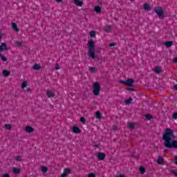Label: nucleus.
I'll use <instances>...</instances> for the list:
<instances>
[{
  "label": "nucleus",
  "instance_id": "obj_34",
  "mask_svg": "<svg viewBox=\"0 0 177 177\" xmlns=\"http://www.w3.org/2000/svg\"><path fill=\"white\" fill-rule=\"evenodd\" d=\"M129 127L130 128V129H133L135 128V124L133 123H129Z\"/></svg>",
  "mask_w": 177,
  "mask_h": 177
},
{
  "label": "nucleus",
  "instance_id": "obj_21",
  "mask_svg": "<svg viewBox=\"0 0 177 177\" xmlns=\"http://www.w3.org/2000/svg\"><path fill=\"white\" fill-rule=\"evenodd\" d=\"M158 164H162L164 162V158H162L161 156H159L157 160Z\"/></svg>",
  "mask_w": 177,
  "mask_h": 177
},
{
  "label": "nucleus",
  "instance_id": "obj_38",
  "mask_svg": "<svg viewBox=\"0 0 177 177\" xmlns=\"http://www.w3.org/2000/svg\"><path fill=\"white\" fill-rule=\"evenodd\" d=\"M88 177H96V175L93 173H90L88 176Z\"/></svg>",
  "mask_w": 177,
  "mask_h": 177
},
{
  "label": "nucleus",
  "instance_id": "obj_18",
  "mask_svg": "<svg viewBox=\"0 0 177 177\" xmlns=\"http://www.w3.org/2000/svg\"><path fill=\"white\" fill-rule=\"evenodd\" d=\"M95 117H96V118H97V120H101L102 119V113H100V111H97L95 113Z\"/></svg>",
  "mask_w": 177,
  "mask_h": 177
},
{
  "label": "nucleus",
  "instance_id": "obj_13",
  "mask_svg": "<svg viewBox=\"0 0 177 177\" xmlns=\"http://www.w3.org/2000/svg\"><path fill=\"white\" fill-rule=\"evenodd\" d=\"M12 172L15 175H19V174H20L21 172V171L20 170V169H17V167H13Z\"/></svg>",
  "mask_w": 177,
  "mask_h": 177
},
{
  "label": "nucleus",
  "instance_id": "obj_29",
  "mask_svg": "<svg viewBox=\"0 0 177 177\" xmlns=\"http://www.w3.org/2000/svg\"><path fill=\"white\" fill-rule=\"evenodd\" d=\"M5 128L8 131H10V129H12V125H10V124H6Z\"/></svg>",
  "mask_w": 177,
  "mask_h": 177
},
{
  "label": "nucleus",
  "instance_id": "obj_16",
  "mask_svg": "<svg viewBox=\"0 0 177 177\" xmlns=\"http://www.w3.org/2000/svg\"><path fill=\"white\" fill-rule=\"evenodd\" d=\"M3 75L4 77H9V75H10V72L8 70H3Z\"/></svg>",
  "mask_w": 177,
  "mask_h": 177
},
{
  "label": "nucleus",
  "instance_id": "obj_12",
  "mask_svg": "<svg viewBox=\"0 0 177 177\" xmlns=\"http://www.w3.org/2000/svg\"><path fill=\"white\" fill-rule=\"evenodd\" d=\"M74 3L77 6L82 7L84 5V2L81 1L80 0H74Z\"/></svg>",
  "mask_w": 177,
  "mask_h": 177
},
{
  "label": "nucleus",
  "instance_id": "obj_22",
  "mask_svg": "<svg viewBox=\"0 0 177 177\" xmlns=\"http://www.w3.org/2000/svg\"><path fill=\"white\" fill-rule=\"evenodd\" d=\"M41 170L42 171V172L44 174H46V172H48V167H46L45 166H41Z\"/></svg>",
  "mask_w": 177,
  "mask_h": 177
},
{
  "label": "nucleus",
  "instance_id": "obj_33",
  "mask_svg": "<svg viewBox=\"0 0 177 177\" xmlns=\"http://www.w3.org/2000/svg\"><path fill=\"white\" fill-rule=\"evenodd\" d=\"M80 121H81V122H82L84 125H85V122H86V121L85 120V118H84V117L80 118Z\"/></svg>",
  "mask_w": 177,
  "mask_h": 177
},
{
  "label": "nucleus",
  "instance_id": "obj_47",
  "mask_svg": "<svg viewBox=\"0 0 177 177\" xmlns=\"http://www.w3.org/2000/svg\"><path fill=\"white\" fill-rule=\"evenodd\" d=\"M63 0H56V2H62Z\"/></svg>",
  "mask_w": 177,
  "mask_h": 177
},
{
  "label": "nucleus",
  "instance_id": "obj_1",
  "mask_svg": "<svg viewBox=\"0 0 177 177\" xmlns=\"http://www.w3.org/2000/svg\"><path fill=\"white\" fill-rule=\"evenodd\" d=\"M176 138L174 130L166 129L162 135V140L165 142V147L167 149H177V140H172V138Z\"/></svg>",
  "mask_w": 177,
  "mask_h": 177
},
{
  "label": "nucleus",
  "instance_id": "obj_10",
  "mask_svg": "<svg viewBox=\"0 0 177 177\" xmlns=\"http://www.w3.org/2000/svg\"><path fill=\"white\" fill-rule=\"evenodd\" d=\"M3 48L5 50H8V46H6V43H1V45H0V52L3 50Z\"/></svg>",
  "mask_w": 177,
  "mask_h": 177
},
{
  "label": "nucleus",
  "instance_id": "obj_31",
  "mask_svg": "<svg viewBox=\"0 0 177 177\" xmlns=\"http://www.w3.org/2000/svg\"><path fill=\"white\" fill-rule=\"evenodd\" d=\"M26 87H27V82H24L21 84V88H22V89H24V88H26Z\"/></svg>",
  "mask_w": 177,
  "mask_h": 177
},
{
  "label": "nucleus",
  "instance_id": "obj_15",
  "mask_svg": "<svg viewBox=\"0 0 177 177\" xmlns=\"http://www.w3.org/2000/svg\"><path fill=\"white\" fill-rule=\"evenodd\" d=\"M12 27L13 30L16 31V32H19V28H17V24H16V23H12Z\"/></svg>",
  "mask_w": 177,
  "mask_h": 177
},
{
  "label": "nucleus",
  "instance_id": "obj_25",
  "mask_svg": "<svg viewBox=\"0 0 177 177\" xmlns=\"http://www.w3.org/2000/svg\"><path fill=\"white\" fill-rule=\"evenodd\" d=\"M33 68H34V70H37V71L40 70L41 66L39 64H35L33 66Z\"/></svg>",
  "mask_w": 177,
  "mask_h": 177
},
{
  "label": "nucleus",
  "instance_id": "obj_27",
  "mask_svg": "<svg viewBox=\"0 0 177 177\" xmlns=\"http://www.w3.org/2000/svg\"><path fill=\"white\" fill-rule=\"evenodd\" d=\"M104 30L106 32H110V31H111V26H106Z\"/></svg>",
  "mask_w": 177,
  "mask_h": 177
},
{
  "label": "nucleus",
  "instance_id": "obj_37",
  "mask_svg": "<svg viewBox=\"0 0 177 177\" xmlns=\"http://www.w3.org/2000/svg\"><path fill=\"white\" fill-rule=\"evenodd\" d=\"M173 118H174V120H177V112H176L173 114Z\"/></svg>",
  "mask_w": 177,
  "mask_h": 177
},
{
  "label": "nucleus",
  "instance_id": "obj_20",
  "mask_svg": "<svg viewBox=\"0 0 177 177\" xmlns=\"http://www.w3.org/2000/svg\"><path fill=\"white\" fill-rule=\"evenodd\" d=\"M46 95H47L48 97H55V94L50 91H48Z\"/></svg>",
  "mask_w": 177,
  "mask_h": 177
},
{
  "label": "nucleus",
  "instance_id": "obj_40",
  "mask_svg": "<svg viewBox=\"0 0 177 177\" xmlns=\"http://www.w3.org/2000/svg\"><path fill=\"white\" fill-rule=\"evenodd\" d=\"M120 84H123L124 85H127V81L120 80Z\"/></svg>",
  "mask_w": 177,
  "mask_h": 177
},
{
  "label": "nucleus",
  "instance_id": "obj_7",
  "mask_svg": "<svg viewBox=\"0 0 177 177\" xmlns=\"http://www.w3.org/2000/svg\"><path fill=\"white\" fill-rule=\"evenodd\" d=\"M133 82H135L133 79H128L126 80V85H127V86H133Z\"/></svg>",
  "mask_w": 177,
  "mask_h": 177
},
{
  "label": "nucleus",
  "instance_id": "obj_8",
  "mask_svg": "<svg viewBox=\"0 0 177 177\" xmlns=\"http://www.w3.org/2000/svg\"><path fill=\"white\" fill-rule=\"evenodd\" d=\"M153 71L156 73V74H160L162 71V69L160 66H156Z\"/></svg>",
  "mask_w": 177,
  "mask_h": 177
},
{
  "label": "nucleus",
  "instance_id": "obj_6",
  "mask_svg": "<svg viewBox=\"0 0 177 177\" xmlns=\"http://www.w3.org/2000/svg\"><path fill=\"white\" fill-rule=\"evenodd\" d=\"M70 174H71V169L68 168H65L64 170V173L61 174V177H67L68 176V175H70Z\"/></svg>",
  "mask_w": 177,
  "mask_h": 177
},
{
  "label": "nucleus",
  "instance_id": "obj_19",
  "mask_svg": "<svg viewBox=\"0 0 177 177\" xmlns=\"http://www.w3.org/2000/svg\"><path fill=\"white\" fill-rule=\"evenodd\" d=\"M144 9L145 10H151V8H150V5H149L148 3L144 4Z\"/></svg>",
  "mask_w": 177,
  "mask_h": 177
},
{
  "label": "nucleus",
  "instance_id": "obj_5",
  "mask_svg": "<svg viewBox=\"0 0 177 177\" xmlns=\"http://www.w3.org/2000/svg\"><path fill=\"white\" fill-rule=\"evenodd\" d=\"M97 157L100 161H103V160L106 158V153H104V152H98L97 153Z\"/></svg>",
  "mask_w": 177,
  "mask_h": 177
},
{
  "label": "nucleus",
  "instance_id": "obj_49",
  "mask_svg": "<svg viewBox=\"0 0 177 177\" xmlns=\"http://www.w3.org/2000/svg\"><path fill=\"white\" fill-rule=\"evenodd\" d=\"M0 39H2V36H1V35H0Z\"/></svg>",
  "mask_w": 177,
  "mask_h": 177
},
{
  "label": "nucleus",
  "instance_id": "obj_23",
  "mask_svg": "<svg viewBox=\"0 0 177 177\" xmlns=\"http://www.w3.org/2000/svg\"><path fill=\"white\" fill-rule=\"evenodd\" d=\"M90 37H91V38H95V37H96V32L95 30H91L90 32Z\"/></svg>",
  "mask_w": 177,
  "mask_h": 177
},
{
  "label": "nucleus",
  "instance_id": "obj_32",
  "mask_svg": "<svg viewBox=\"0 0 177 177\" xmlns=\"http://www.w3.org/2000/svg\"><path fill=\"white\" fill-rule=\"evenodd\" d=\"M145 118H147V120H152L153 116L151 115L147 114V115H145Z\"/></svg>",
  "mask_w": 177,
  "mask_h": 177
},
{
  "label": "nucleus",
  "instance_id": "obj_9",
  "mask_svg": "<svg viewBox=\"0 0 177 177\" xmlns=\"http://www.w3.org/2000/svg\"><path fill=\"white\" fill-rule=\"evenodd\" d=\"M26 132H28V133H31L32 132H34V129L30 126H27L25 128Z\"/></svg>",
  "mask_w": 177,
  "mask_h": 177
},
{
  "label": "nucleus",
  "instance_id": "obj_46",
  "mask_svg": "<svg viewBox=\"0 0 177 177\" xmlns=\"http://www.w3.org/2000/svg\"><path fill=\"white\" fill-rule=\"evenodd\" d=\"M174 62L175 63H177V57L174 58Z\"/></svg>",
  "mask_w": 177,
  "mask_h": 177
},
{
  "label": "nucleus",
  "instance_id": "obj_41",
  "mask_svg": "<svg viewBox=\"0 0 177 177\" xmlns=\"http://www.w3.org/2000/svg\"><path fill=\"white\" fill-rule=\"evenodd\" d=\"M126 89H127V91H135V88H127Z\"/></svg>",
  "mask_w": 177,
  "mask_h": 177
},
{
  "label": "nucleus",
  "instance_id": "obj_50",
  "mask_svg": "<svg viewBox=\"0 0 177 177\" xmlns=\"http://www.w3.org/2000/svg\"><path fill=\"white\" fill-rule=\"evenodd\" d=\"M115 128H117L116 127H113V129H115Z\"/></svg>",
  "mask_w": 177,
  "mask_h": 177
},
{
  "label": "nucleus",
  "instance_id": "obj_45",
  "mask_svg": "<svg viewBox=\"0 0 177 177\" xmlns=\"http://www.w3.org/2000/svg\"><path fill=\"white\" fill-rule=\"evenodd\" d=\"M174 89H175V91H177V84L174 85Z\"/></svg>",
  "mask_w": 177,
  "mask_h": 177
},
{
  "label": "nucleus",
  "instance_id": "obj_44",
  "mask_svg": "<svg viewBox=\"0 0 177 177\" xmlns=\"http://www.w3.org/2000/svg\"><path fill=\"white\" fill-rule=\"evenodd\" d=\"M55 70H60V67H59V66H57L55 67Z\"/></svg>",
  "mask_w": 177,
  "mask_h": 177
},
{
  "label": "nucleus",
  "instance_id": "obj_39",
  "mask_svg": "<svg viewBox=\"0 0 177 177\" xmlns=\"http://www.w3.org/2000/svg\"><path fill=\"white\" fill-rule=\"evenodd\" d=\"M15 160H16L17 161H21V158H20V156H16V157H15Z\"/></svg>",
  "mask_w": 177,
  "mask_h": 177
},
{
  "label": "nucleus",
  "instance_id": "obj_28",
  "mask_svg": "<svg viewBox=\"0 0 177 177\" xmlns=\"http://www.w3.org/2000/svg\"><path fill=\"white\" fill-rule=\"evenodd\" d=\"M139 171H140V174H142V175H143V174H145L146 172V169L143 167H140L139 169Z\"/></svg>",
  "mask_w": 177,
  "mask_h": 177
},
{
  "label": "nucleus",
  "instance_id": "obj_26",
  "mask_svg": "<svg viewBox=\"0 0 177 177\" xmlns=\"http://www.w3.org/2000/svg\"><path fill=\"white\" fill-rule=\"evenodd\" d=\"M0 57L3 62H8V59L6 58V56L0 54Z\"/></svg>",
  "mask_w": 177,
  "mask_h": 177
},
{
  "label": "nucleus",
  "instance_id": "obj_17",
  "mask_svg": "<svg viewBox=\"0 0 177 177\" xmlns=\"http://www.w3.org/2000/svg\"><path fill=\"white\" fill-rule=\"evenodd\" d=\"M165 46H167V48H171V46L172 45H174V42H172L171 41H168L165 42Z\"/></svg>",
  "mask_w": 177,
  "mask_h": 177
},
{
  "label": "nucleus",
  "instance_id": "obj_30",
  "mask_svg": "<svg viewBox=\"0 0 177 177\" xmlns=\"http://www.w3.org/2000/svg\"><path fill=\"white\" fill-rule=\"evenodd\" d=\"M15 44L18 48H21V46H23V42L15 41Z\"/></svg>",
  "mask_w": 177,
  "mask_h": 177
},
{
  "label": "nucleus",
  "instance_id": "obj_2",
  "mask_svg": "<svg viewBox=\"0 0 177 177\" xmlns=\"http://www.w3.org/2000/svg\"><path fill=\"white\" fill-rule=\"evenodd\" d=\"M87 46H88V55L89 57H91L93 59H96V54L95 53L96 50L95 41L93 40L88 41Z\"/></svg>",
  "mask_w": 177,
  "mask_h": 177
},
{
  "label": "nucleus",
  "instance_id": "obj_35",
  "mask_svg": "<svg viewBox=\"0 0 177 177\" xmlns=\"http://www.w3.org/2000/svg\"><path fill=\"white\" fill-rule=\"evenodd\" d=\"M171 174H173V175L175 177H177V170H175V169L171 170Z\"/></svg>",
  "mask_w": 177,
  "mask_h": 177
},
{
  "label": "nucleus",
  "instance_id": "obj_48",
  "mask_svg": "<svg viewBox=\"0 0 177 177\" xmlns=\"http://www.w3.org/2000/svg\"><path fill=\"white\" fill-rule=\"evenodd\" d=\"M176 165H177V157H176Z\"/></svg>",
  "mask_w": 177,
  "mask_h": 177
},
{
  "label": "nucleus",
  "instance_id": "obj_3",
  "mask_svg": "<svg viewBox=\"0 0 177 177\" xmlns=\"http://www.w3.org/2000/svg\"><path fill=\"white\" fill-rule=\"evenodd\" d=\"M93 93L95 96H99L100 95V84H99V82H95L93 83Z\"/></svg>",
  "mask_w": 177,
  "mask_h": 177
},
{
  "label": "nucleus",
  "instance_id": "obj_43",
  "mask_svg": "<svg viewBox=\"0 0 177 177\" xmlns=\"http://www.w3.org/2000/svg\"><path fill=\"white\" fill-rule=\"evenodd\" d=\"M26 92L30 93V92H31V88H26Z\"/></svg>",
  "mask_w": 177,
  "mask_h": 177
},
{
  "label": "nucleus",
  "instance_id": "obj_24",
  "mask_svg": "<svg viewBox=\"0 0 177 177\" xmlns=\"http://www.w3.org/2000/svg\"><path fill=\"white\" fill-rule=\"evenodd\" d=\"M132 100H133L132 97H130V98L124 101V103H125L126 104H131L132 103Z\"/></svg>",
  "mask_w": 177,
  "mask_h": 177
},
{
  "label": "nucleus",
  "instance_id": "obj_36",
  "mask_svg": "<svg viewBox=\"0 0 177 177\" xmlns=\"http://www.w3.org/2000/svg\"><path fill=\"white\" fill-rule=\"evenodd\" d=\"M90 71H91V73H93V72L96 71V68L90 67Z\"/></svg>",
  "mask_w": 177,
  "mask_h": 177
},
{
  "label": "nucleus",
  "instance_id": "obj_42",
  "mask_svg": "<svg viewBox=\"0 0 177 177\" xmlns=\"http://www.w3.org/2000/svg\"><path fill=\"white\" fill-rule=\"evenodd\" d=\"M109 46L111 48L113 46H115V43H110Z\"/></svg>",
  "mask_w": 177,
  "mask_h": 177
},
{
  "label": "nucleus",
  "instance_id": "obj_11",
  "mask_svg": "<svg viewBox=\"0 0 177 177\" xmlns=\"http://www.w3.org/2000/svg\"><path fill=\"white\" fill-rule=\"evenodd\" d=\"M73 133H81V130L80 129V128H78V127H73Z\"/></svg>",
  "mask_w": 177,
  "mask_h": 177
},
{
  "label": "nucleus",
  "instance_id": "obj_14",
  "mask_svg": "<svg viewBox=\"0 0 177 177\" xmlns=\"http://www.w3.org/2000/svg\"><path fill=\"white\" fill-rule=\"evenodd\" d=\"M94 10L97 13H101L102 12V7H100L99 6H95L94 7Z\"/></svg>",
  "mask_w": 177,
  "mask_h": 177
},
{
  "label": "nucleus",
  "instance_id": "obj_4",
  "mask_svg": "<svg viewBox=\"0 0 177 177\" xmlns=\"http://www.w3.org/2000/svg\"><path fill=\"white\" fill-rule=\"evenodd\" d=\"M155 13L158 15V17H162V16H164V10H162L161 7H156L155 8Z\"/></svg>",
  "mask_w": 177,
  "mask_h": 177
}]
</instances>
